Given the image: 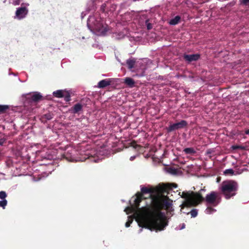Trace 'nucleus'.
Masks as SVG:
<instances>
[{
    "instance_id": "f257e3e1",
    "label": "nucleus",
    "mask_w": 249,
    "mask_h": 249,
    "mask_svg": "<svg viewBox=\"0 0 249 249\" xmlns=\"http://www.w3.org/2000/svg\"><path fill=\"white\" fill-rule=\"evenodd\" d=\"M172 205L167 197L165 199L159 196L152 197L151 206L144 207L142 209V213L139 216L140 226L151 231H161L168 225V221L164 214L160 211L168 210Z\"/></svg>"
},
{
    "instance_id": "f03ea898",
    "label": "nucleus",
    "mask_w": 249,
    "mask_h": 249,
    "mask_svg": "<svg viewBox=\"0 0 249 249\" xmlns=\"http://www.w3.org/2000/svg\"><path fill=\"white\" fill-rule=\"evenodd\" d=\"M205 191V189H201L198 192H183L181 196L185 200L180 206L181 209L184 207H195L201 203L204 199L201 192Z\"/></svg>"
},
{
    "instance_id": "7ed1b4c3",
    "label": "nucleus",
    "mask_w": 249,
    "mask_h": 249,
    "mask_svg": "<svg viewBox=\"0 0 249 249\" xmlns=\"http://www.w3.org/2000/svg\"><path fill=\"white\" fill-rule=\"evenodd\" d=\"M220 189L225 198L228 199L236 195L238 184L233 180L225 181L222 183Z\"/></svg>"
},
{
    "instance_id": "20e7f679",
    "label": "nucleus",
    "mask_w": 249,
    "mask_h": 249,
    "mask_svg": "<svg viewBox=\"0 0 249 249\" xmlns=\"http://www.w3.org/2000/svg\"><path fill=\"white\" fill-rule=\"evenodd\" d=\"M155 189L154 188L150 187L147 188L146 187H143L141 188V192H138L136 194V197L134 198V200L131 201H134L135 203V205L136 208L138 206H140V202L144 199H145L143 196L144 194H150V196L152 198L154 196H152V194L155 193Z\"/></svg>"
},
{
    "instance_id": "39448f33",
    "label": "nucleus",
    "mask_w": 249,
    "mask_h": 249,
    "mask_svg": "<svg viewBox=\"0 0 249 249\" xmlns=\"http://www.w3.org/2000/svg\"><path fill=\"white\" fill-rule=\"evenodd\" d=\"M220 200L221 197L218 195V194L213 191L207 194L205 198L204 197L202 202L205 201L207 205L215 207L220 203Z\"/></svg>"
},
{
    "instance_id": "423d86ee",
    "label": "nucleus",
    "mask_w": 249,
    "mask_h": 249,
    "mask_svg": "<svg viewBox=\"0 0 249 249\" xmlns=\"http://www.w3.org/2000/svg\"><path fill=\"white\" fill-rule=\"evenodd\" d=\"M24 104L36 103L43 99L42 95L38 92L29 93L25 95Z\"/></svg>"
},
{
    "instance_id": "0eeeda50",
    "label": "nucleus",
    "mask_w": 249,
    "mask_h": 249,
    "mask_svg": "<svg viewBox=\"0 0 249 249\" xmlns=\"http://www.w3.org/2000/svg\"><path fill=\"white\" fill-rule=\"evenodd\" d=\"M188 125V123L185 120H181L180 122L170 124L169 126L166 127L167 132H171L176 130L182 129L186 127Z\"/></svg>"
},
{
    "instance_id": "6e6552de",
    "label": "nucleus",
    "mask_w": 249,
    "mask_h": 249,
    "mask_svg": "<svg viewBox=\"0 0 249 249\" xmlns=\"http://www.w3.org/2000/svg\"><path fill=\"white\" fill-rule=\"evenodd\" d=\"M155 193H157L161 195H164L165 194H168V192L172 190V187L169 184H159L156 187Z\"/></svg>"
},
{
    "instance_id": "1a4fd4ad",
    "label": "nucleus",
    "mask_w": 249,
    "mask_h": 249,
    "mask_svg": "<svg viewBox=\"0 0 249 249\" xmlns=\"http://www.w3.org/2000/svg\"><path fill=\"white\" fill-rule=\"evenodd\" d=\"M28 13V10L26 7H18L16 11V17L18 19H22L26 16Z\"/></svg>"
},
{
    "instance_id": "9d476101",
    "label": "nucleus",
    "mask_w": 249,
    "mask_h": 249,
    "mask_svg": "<svg viewBox=\"0 0 249 249\" xmlns=\"http://www.w3.org/2000/svg\"><path fill=\"white\" fill-rule=\"evenodd\" d=\"M200 55L199 54H184L183 56V59L185 61L190 63L192 61H196L200 58Z\"/></svg>"
},
{
    "instance_id": "9b49d317",
    "label": "nucleus",
    "mask_w": 249,
    "mask_h": 249,
    "mask_svg": "<svg viewBox=\"0 0 249 249\" xmlns=\"http://www.w3.org/2000/svg\"><path fill=\"white\" fill-rule=\"evenodd\" d=\"M133 202H134L133 204H131V206L130 207H126L125 208V211L127 213V212H129V213H132V212H134L136 211L137 210H139L140 211L141 213L138 214V215L137 216V218H136V220L137 221L138 224H139V221L138 218H139V215H141L142 213L141 209L143 207H142V208L140 209L139 208V206H138V207L136 208V205H135V202L134 201H133ZM139 225L140 226V224H139Z\"/></svg>"
},
{
    "instance_id": "f8f14e48",
    "label": "nucleus",
    "mask_w": 249,
    "mask_h": 249,
    "mask_svg": "<svg viewBox=\"0 0 249 249\" xmlns=\"http://www.w3.org/2000/svg\"><path fill=\"white\" fill-rule=\"evenodd\" d=\"M112 81V79L110 78L102 80L98 82L97 87L100 89L105 88L108 86L111 85Z\"/></svg>"
},
{
    "instance_id": "ddd939ff",
    "label": "nucleus",
    "mask_w": 249,
    "mask_h": 249,
    "mask_svg": "<svg viewBox=\"0 0 249 249\" xmlns=\"http://www.w3.org/2000/svg\"><path fill=\"white\" fill-rule=\"evenodd\" d=\"M83 106L80 104H76L71 108V111L73 114L78 113L80 111L82 110Z\"/></svg>"
},
{
    "instance_id": "4468645a",
    "label": "nucleus",
    "mask_w": 249,
    "mask_h": 249,
    "mask_svg": "<svg viewBox=\"0 0 249 249\" xmlns=\"http://www.w3.org/2000/svg\"><path fill=\"white\" fill-rule=\"evenodd\" d=\"M124 83L126 86H128L129 88H133L135 86V81L134 80L130 77H126L124 79Z\"/></svg>"
},
{
    "instance_id": "2eb2a0df",
    "label": "nucleus",
    "mask_w": 249,
    "mask_h": 249,
    "mask_svg": "<svg viewBox=\"0 0 249 249\" xmlns=\"http://www.w3.org/2000/svg\"><path fill=\"white\" fill-rule=\"evenodd\" d=\"M66 90H57L53 92V95L57 98H62L64 96V93Z\"/></svg>"
},
{
    "instance_id": "dca6fc26",
    "label": "nucleus",
    "mask_w": 249,
    "mask_h": 249,
    "mask_svg": "<svg viewBox=\"0 0 249 249\" xmlns=\"http://www.w3.org/2000/svg\"><path fill=\"white\" fill-rule=\"evenodd\" d=\"M136 60L134 59H129L126 61V65L129 69L131 70L134 68Z\"/></svg>"
},
{
    "instance_id": "f3484780",
    "label": "nucleus",
    "mask_w": 249,
    "mask_h": 249,
    "mask_svg": "<svg viewBox=\"0 0 249 249\" xmlns=\"http://www.w3.org/2000/svg\"><path fill=\"white\" fill-rule=\"evenodd\" d=\"M180 20V17L179 16H176L174 18L171 19L169 23L170 25H175L178 24Z\"/></svg>"
},
{
    "instance_id": "a211bd4d",
    "label": "nucleus",
    "mask_w": 249,
    "mask_h": 249,
    "mask_svg": "<svg viewBox=\"0 0 249 249\" xmlns=\"http://www.w3.org/2000/svg\"><path fill=\"white\" fill-rule=\"evenodd\" d=\"M183 152L186 154L194 155L196 153V150L193 147L186 148L184 149Z\"/></svg>"
},
{
    "instance_id": "6ab92c4d",
    "label": "nucleus",
    "mask_w": 249,
    "mask_h": 249,
    "mask_svg": "<svg viewBox=\"0 0 249 249\" xmlns=\"http://www.w3.org/2000/svg\"><path fill=\"white\" fill-rule=\"evenodd\" d=\"M53 114H52V113L49 112V113H47L43 115L42 117V119L43 120V119H45L46 120H50L52 119H53Z\"/></svg>"
},
{
    "instance_id": "aec40b11",
    "label": "nucleus",
    "mask_w": 249,
    "mask_h": 249,
    "mask_svg": "<svg viewBox=\"0 0 249 249\" xmlns=\"http://www.w3.org/2000/svg\"><path fill=\"white\" fill-rule=\"evenodd\" d=\"M231 148L233 150H237V149L246 150V147L245 146H241V145H232L231 146Z\"/></svg>"
},
{
    "instance_id": "412c9836",
    "label": "nucleus",
    "mask_w": 249,
    "mask_h": 249,
    "mask_svg": "<svg viewBox=\"0 0 249 249\" xmlns=\"http://www.w3.org/2000/svg\"><path fill=\"white\" fill-rule=\"evenodd\" d=\"M216 211V210L214 208H213L212 207H208L207 209L205 210V213L207 214H211L213 212H214Z\"/></svg>"
},
{
    "instance_id": "4be33fe9",
    "label": "nucleus",
    "mask_w": 249,
    "mask_h": 249,
    "mask_svg": "<svg viewBox=\"0 0 249 249\" xmlns=\"http://www.w3.org/2000/svg\"><path fill=\"white\" fill-rule=\"evenodd\" d=\"M64 98L65 101L66 102H69L71 100V96L70 93L66 90L64 93V96H63Z\"/></svg>"
},
{
    "instance_id": "5701e85b",
    "label": "nucleus",
    "mask_w": 249,
    "mask_h": 249,
    "mask_svg": "<svg viewBox=\"0 0 249 249\" xmlns=\"http://www.w3.org/2000/svg\"><path fill=\"white\" fill-rule=\"evenodd\" d=\"M9 108V107L7 105H0V113H2L6 111Z\"/></svg>"
},
{
    "instance_id": "b1692460",
    "label": "nucleus",
    "mask_w": 249,
    "mask_h": 249,
    "mask_svg": "<svg viewBox=\"0 0 249 249\" xmlns=\"http://www.w3.org/2000/svg\"><path fill=\"white\" fill-rule=\"evenodd\" d=\"M130 145L136 149L141 148V146L137 144L135 141H133L131 142Z\"/></svg>"
},
{
    "instance_id": "393cba45",
    "label": "nucleus",
    "mask_w": 249,
    "mask_h": 249,
    "mask_svg": "<svg viewBox=\"0 0 249 249\" xmlns=\"http://www.w3.org/2000/svg\"><path fill=\"white\" fill-rule=\"evenodd\" d=\"M130 145L136 149L141 148V146L137 144L135 141H133L131 142Z\"/></svg>"
},
{
    "instance_id": "a878e982",
    "label": "nucleus",
    "mask_w": 249,
    "mask_h": 249,
    "mask_svg": "<svg viewBox=\"0 0 249 249\" xmlns=\"http://www.w3.org/2000/svg\"><path fill=\"white\" fill-rule=\"evenodd\" d=\"M130 145L136 149L141 148V146L137 144L135 141H133L131 142Z\"/></svg>"
},
{
    "instance_id": "bb28decb",
    "label": "nucleus",
    "mask_w": 249,
    "mask_h": 249,
    "mask_svg": "<svg viewBox=\"0 0 249 249\" xmlns=\"http://www.w3.org/2000/svg\"><path fill=\"white\" fill-rule=\"evenodd\" d=\"M234 171L232 169H228L225 170L224 173L225 175H233L234 174Z\"/></svg>"
},
{
    "instance_id": "cd10ccee",
    "label": "nucleus",
    "mask_w": 249,
    "mask_h": 249,
    "mask_svg": "<svg viewBox=\"0 0 249 249\" xmlns=\"http://www.w3.org/2000/svg\"><path fill=\"white\" fill-rule=\"evenodd\" d=\"M190 214L191 215L192 217H195L197 215V210L196 209H193L190 212Z\"/></svg>"
},
{
    "instance_id": "c85d7f7f",
    "label": "nucleus",
    "mask_w": 249,
    "mask_h": 249,
    "mask_svg": "<svg viewBox=\"0 0 249 249\" xmlns=\"http://www.w3.org/2000/svg\"><path fill=\"white\" fill-rule=\"evenodd\" d=\"M145 24L147 30H150L153 28L152 24L149 22V19L145 21Z\"/></svg>"
},
{
    "instance_id": "c756f323",
    "label": "nucleus",
    "mask_w": 249,
    "mask_h": 249,
    "mask_svg": "<svg viewBox=\"0 0 249 249\" xmlns=\"http://www.w3.org/2000/svg\"><path fill=\"white\" fill-rule=\"evenodd\" d=\"M7 201L6 199H3L2 200L0 201V207L2 208H4L5 206L7 205Z\"/></svg>"
},
{
    "instance_id": "7c9ffc66",
    "label": "nucleus",
    "mask_w": 249,
    "mask_h": 249,
    "mask_svg": "<svg viewBox=\"0 0 249 249\" xmlns=\"http://www.w3.org/2000/svg\"><path fill=\"white\" fill-rule=\"evenodd\" d=\"M7 196V194L4 191L0 192V198L1 199H5V198Z\"/></svg>"
},
{
    "instance_id": "2f4dec72",
    "label": "nucleus",
    "mask_w": 249,
    "mask_h": 249,
    "mask_svg": "<svg viewBox=\"0 0 249 249\" xmlns=\"http://www.w3.org/2000/svg\"><path fill=\"white\" fill-rule=\"evenodd\" d=\"M239 1L242 5H247L249 4V0H240Z\"/></svg>"
},
{
    "instance_id": "473e14b6",
    "label": "nucleus",
    "mask_w": 249,
    "mask_h": 249,
    "mask_svg": "<svg viewBox=\"0 0 249 249\" xmlns=\"http://www.w3.org/2000/svg\"><path fill=\"white\" fill-rule=\"evenodd\" d=\"M64 156L66 157V158L69 160H73V158H72L71 156H69L68 151L65 153Z\"/></svg>"
},
{
    "instance_id": "72a5a7b5",
    "label": "nucleus",
    "mask_w": 249,
    "mask_h": 249,
    "mask_svg": "<svg viewBox=\"0 0 249 249\" xmlns=\"http://www.w3.org/2000/svg\"><path fill=\"white\" fill-rule=\"evenodd\" d=\"M0 145H2L6 141V139L4 137L0 136Z\"/></svg>"
},
{
    "instance_id": "f704fd0d",
    "label": "nucleus",
    "mask_w": 249,
    "mask_h": 249,
    "mask_svg": "<svg viewBox=\"0 0 249 249\" xmlns=\"http://www.w3.org/2000/svg\"><path fill=\"white\" fill-rule=\"evenodd\" d=\"M132 222H133V220L132 219H129L125 223V227H127V228L129 227L130 226V224L132 223Z\"/></svg>"
},
{
    "instance_id": "c9c22d12",
    "label": "nucleus",
    "mask_w": 249,
    "mask_h": 249,
    "mask_svg": "<svg viewBox=\"0 0 249 249\" xmlns=\"http://www.w3.org/2000/svg\"><path fill=\"white\" fill-rule=\"evenodd\" d=\"M21 1V0H15L13 2V4L14 5H18L20 4Z\"/></svg>"
},
{
    "instance_id": "e433bc0d",
    "label": "nucleus",
    "mask_w": 249,
    "mask_h": 249,
    "mask_svg": "<svg viewBox=\"0 0 249 249\" xmlns=\"http://www.w3.org/2000/svg\"><path fill=\"white\" fill-rule=\"evenodd\" d=\"M169 184L171 185V186L172 187V188L173 187H174V188H177V186H178L177 184H176V183H172V184Z\"/></svg>"
},
{
    "instance_id": "4c0bfd02",
    "label": "nucleus",
    "mask_w": 249,
    "mask_h": 249,
    "mask_svg": "<svg viewBox=\"0 0 249 249\" xmlns=\"http://www.w3.org/2000/svg\"><path fill=\"white\" fill-rule=\"evenodd\" d=\"M136 157L135 156H131L130 158V160L131 161H132L133 160L135 159Z\"/></svg>"
},
{
    "instance_id": "58836bf2",
    "label": "nucleus",
    "mask_w": 249,
    "mask_h": 249,
    "mask_svg": "<svg viewBox=\"0 0 249 249\" xmlns=\"http://www.w3.org/2000/svg\"><path fill=\"white\" fill-rule=\"evenodd\" d=\"M245 133L246 135H249V129L246 130L245 131Z\"/></svg>"
},
{
    "instance_id": "ea45409f",
    "label": "nucleus",
    "mask_w": 249,
    "mask_h": 249,
    "mask_svg": "<svg viewBox=\"0 0 249 249\" xmlns=\"http://www.w3.org/2000/svg\"><path fill=\"white\" fill-rule=\"evenodd\" d=\"M86 157H85L84 158V159H85V160H86V159H89V157L88 155H86Z\"/></svg>"
},
{
    "instance_id": "a19ab883",
    "label": "nucleus",
    "mask_w": 249,
    "mask_h": 249,
    "mask_svg": "<svg viewBox=\"0 0 249 249\" xmlns=\"http://www.w3.org/2000/svg\"><path fill=\"white\" fill-rule=\"evenodd\" d=\"M185 225L184 224H183L181 228V229H182L185 228Z\"/></svg>"
}]
</instances>
